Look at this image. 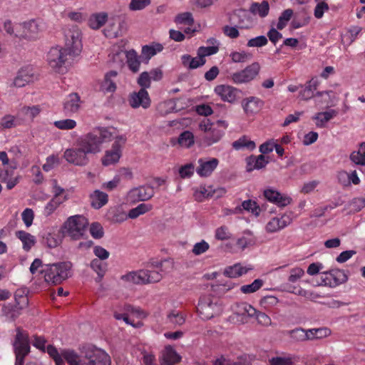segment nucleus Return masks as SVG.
I'll return each mask as SVG.
<instances>
[{
	"mask_svg": "<svg viewBox=\"0 0 365 365\" xmlns=\"http://www.w3.org/2000/svg\"><path fill=\"white\" fill-rule=\"evenodd\" d=\"M76 148H68L64 151L66 160L76 165L83 166L88 163V155L91 153V133L80 137L76 141Z\"/></svg>",
	"mask_w": 365,
	"mask_h": 365,
	"instance_id": "1",
	"label": "nucleus"
},
{
	"mask_svg": "<svg viewBox=\"0 0 365 365\" xmlns=\"http://www.w3.org/2000/svg\"><path fill=\"white\" fill-rule=\"evenodd\" d=\"M64 236L73 240L84 238L88 231L91 234V227H89V221L83 215H76L69 217L61 227Z\"/></svg>",
	"mask_w": 365,
	"mask_h": 365,
	"instance_id": "2",
	"label": "nucleus"
},
{
	"mask_svg": "<svg viewBox=\"0 0 365 365\" xmlns=\"http://www.w3.org/2000/svg\"><path fill=\"white\" fill-rule=\"evenodd\" d=\"M71 56L74 55L66 47H53L48 53L47 61L49 66L55 72L64 73L68 71L70 65L69 59Z\"/></svg>",
	"mask_w": 365,
	"mask_h": 365,
	"instance_id": "3",
	"label": "nucleus"
},
{
	"mask_svg": "<svg viewBox=\"0 0 365 365\" xmlns=\"http://www.w3.org/2000/svg\"><path fill=\"white\" fill-rule=\"evenodd\" d=\"M71 264L69 262L46 264L41 271L44 274L45 281L48 283L58 284L69 276Z\"/></svg>",
	"mask_w": 365,
	"mask_h": 365,
	"instance_id": "4",
	"label": "nucleus"
},
{
	"mask_svg": "<svg viewBox=\"0 0 365 365\" xmlns=\"http://www.w3.org/2000/svg\"><path fill=\"white\" fill-rule=\"evenodd\" d=\"M15 36L27 40H35L44 29V24L37 20L17 24L15 25Z\"/></svg>",
	"mask_w": 365,
	"mask_h": 365,
	"instance_id": "5",
	"label": "nucleus"
},
{
	"mask_svg": "<svg viewBox=\"0 0 365 365\" xmlns=\"http://www.w3.org/2000/svg\"><path fill=\"white\" fill-rule=\"evenodd\" d=\"M14 347L16 354V365H23L24 357L30 351V346L27 333L19 327L16 329Z\"/></svg>",
	"mask_w": 365,
	"mask_h": 365,
	"instance_id": "6",
	"label": "nucleus"
},
{
	"mask_svg": "<svg viewBox=\"0 0 365 365\" xmlns=\"http://www.w3.org/2000/svg\"><path fill=\"white\" fill-rule=\"evenodd\" d=\"M65 47L73 53L78 55L82 49V34L76 26L67 27L64 30Z\"/></svg>",
	"mask_w": 365,
	"mask_h": 365,
	"instance_id": "7",
	"label": "nucleus"
},
{
	"mask_svg": "<svg viewBox=\"0 0 365 365\" xmlns=\"http://www.w3.org/2000/svg\"><path fill=\"white\" fill-rule=\"evenodd\" d=\"M261 66L258 62H254L244 69L233 73L230 78L235 84L248 83L255 80L259 75Z\"/></svg>",
	"mask_w": 365,
	"mask_h": 365,
	"instance_id": "8",
	"label": "nucleus"
},
{
	"mask_svg": "<svg viewBox=\"0 0 365 365\" xmlns=\"http://www.w3.org/2000/svg\"><path fill=\"white\" fill-rule=\"evenodd\" d=\"M93 252L98 258L93 259V269L98 274V277L96 279V281L97 282H100L108 269V264L103 261L109 257L110 253L106 249L99 245L95 246Z\"/></svg>",
	"mask_w": 365,
	"mask_h": 365,
	"instance_id": "9",
	"label": "nucleus"
},
{
	"mask_svg": "<svg viewBox=\"0 0 365 365\" xmlns=\"http://www.w3.org/2000/svg\"><path fill=\"white\" fill-rule=\"evenodd\" d=\"M63 358L69 365H91V352L86 351L83 356H78L73 350L64 349L61 351Z\"/></svg>",
	"mask_w": 365,
	"mask_h": 365,
	"instance_id": "10",
	"label": "nucleus"
},
{
	"mask_svg": "<svg viewBox=\"0 0 365 365\" xmlns=\"http://www.w3.org/2000/svg\"><path fill=\"white\" fill-rule=\"evenodd\" d=\"M154 193L152 186L143 185L131 189L128 193V198L132 202L145 201L150 199Z\"/></svg>",
	"mask_w": 365,
	"mask_h": 365,
	"instance_id": "11",
	"label": "nucleus"
},
{
	"mask_svg": "<svg viewBox=\"0 0 365 365\" xmlns=\"http://www.w3.org/2000/svg\"><path fill=\"white\" fill-rule=\"evenodd\" d=\"M128 102L133 108L143 107L146 109L150 106L151 100L149 94L144 88H140L138 92H133L130 94Z\"/></svg>",
	"mask_w": 365,
	"mask_h": 365,
	"instance_id": "12",
	"label": "nucleus"
},
{
	"mask_svg": "<svg viewBox=\"0 0 365 365\" xmlns=\"http://www.w3.org/2000/svg\"><path fill=\"white\" fill-rule=\"evenodd\" d=\"M214 91L223 101L230 103H234L241 93L240 90L229 85H218Z\"/></svg>",
	"mask_w": 365,
	"mask_h": 365,
	"instance_id": "13",
	"label": "nucleus"
},
{
	"mask_svg": "<svg viewBox=\"0 0 365 365\" xmlns=\"http://www.w3.org/2000/svg\"><path fill=\"white\" fill-rule=\"evenodd\" d=\"M82 101L77 93L68 94L63 103V110L66 115L70 116L78 112L81 107Z\"/></svg>",
	"mask_w": 365,
	"mask_h": 365,
	"instance_id": "14",
	"label": "nucleus"
},
{
	"mask_svg": "<svg viewBox=\"0 0 365 365\" xmlns=\"http://www.w3.org/2000/svg\"><path fill=\"white\" fill-rule=\"evenodd\" d=\"M215 304L212 303L210 297H203L199 300L197 312L203 320H207L214 317V308Z\"/></svg>",
	"mask_w": 365,
	"mask_h": 365,
	"instance_id": "15",
	"label": "nucleus"
},
{
	"mask_svg": "<svg viewBox=\"0 0 365 365\" xmlns=\"http://www.w3.org/2000/svg\"><path fill=\"white\" fill-rule=\"evenodd\" d=\"M264 197L270 202L277 205L278 207H285L292 202V198L281 194L276 190L267 189L264 191Z\"/></svg>",
	"mask_w": 365,
	"mask_h": 365,
	"instance_id": "16",
	"label": "nucleus"
},
{
	"mask_svg": "<svg viewBox=\"0 0 365 365\" xmlns=\"http://www.w3.org/2000/svg\"><path fill=\"white\" fill-rule=\"evenodd\" d=\"M122 155L121 145L119 142H114L110 150H107L105 155L102 158V164L104 166H108L117 163Z\"/></svg>",
	"mask_w": 365,
	"mask_h": 365,
	"instance_id": "17",
	"label": "nucleus"
},
{
	"mask_svg": "<svg viewBox=\"0 0 365 365\" xmlns=\"http://www.w3.org/2000/svg\"><path fill=\"white\" fill-rule=\"evenodd\" d=\"M263 106V101L255 96L246 98L242 101V106L247 115L254 114L259 112Z\"/></svg>",
	"mask_w": 365,
	"mask_h": 365,
	"instance_id": "18",
	"label": "nucleus"
},
{
	"mask_svg": "<svg viewBox=\"0 0 365 365\" xmlns=\"http://www.w3.org/2000/svg\"><path fill=\"white\" fill-rule=\"evenodd\" d=\"M199 166L196 169L197 173L200 177H207L212 174L217 167L219 160L217 158H212L210 160H198Z\"/></svg>",
	"mask_w": 365,
	"mask_h": 365,
	"instance_id": "19",
	"label": "nucleus"
},
{
	"mask_svg": "<svg viewBox=\"0 0 365 365\" xmlns=\"http://www.w3.org/2000/svg\"><path fill=\"white\" fill-rule=\"evenodd\" d=\"M181 356L170 346H166L162 352L160 365H175L180 361Z\"/></svg>",
	"mask_w": 365,
	"mask_h": 365,
	"instance_id": "20",
	"label": "nucleus"
},
{
	"mask_svg": "<svg viewBox=\"0 0 365 365\" xmlns=\"http://www.w3.org/2000/svg\"><path fill=\"white\" fill-rule=\"evenodd\" d=\"M29 68L19 70L11 83V86L21 88L32 81L33 74Z\"/></svg>",
	"mask_w": 365,
	"mask_h": 365,
	"instance_id": "21",
	"label": "nucleus"
},
{
	"mask_svg": "<svg viewBox=\"0 0 365 365\" xmlns=\"http://www.w3.org/2000/svg\"><path fill=\"white\" fill-rule=\"evenodd\" d=\"M246 170L252 172L254 170H259L264 168L269 163L264 155H259L258 156L250 155L246 159Z\"/></svg>",
	"mask_w": 365,
	"mask_h": 365,
	"instance_id": "22",
	"label": "nucleus"
},
{
	"mask_svg": "<svg viewBox=\"0 0 365 365\" xmlns=\"http://www.w3.org/2000/svg\"><path fill=\"white\" fill-rule=\"evenodd\" d=\"M112 138V133L107 128H96L93 129V146L103 142L110 141ZM93 147V153L98 152Z\"/></svg>",
	"mask_w": 365,
	"mask_h": 365,
	"instance_id": "23",
	"label": "nucleus"
},
{
	"mask_svg": "<svg viewBox=\"0 0 365 365\" xmlns=\"http://www.w3.org/2000/svg\"><path fill=\"white\" fill-rule=\"evenodd\" d=\"M110 356L103 349L93 345V365H110Z\"/></svg>",
	"mask_w": 365,
	"mask_h": 365,
	"instance_id": "24",
	"label": "nucleus"
},
{
	"mask_svg": "<svg viewBox=\"0 0 365 365\" xmlns=\"http://www.w3.org/2000/svg\"><path fill=\"white\" fill-rule=\"evenodd\" d=\"M249 11L254 16H259L260 18L266 17L269 12V4L267 1H262L261 3L252 2L250 4Z\"/></svg>",
	"mask_w": 365,
	"mask_h": 365,
	"instance_id": "25",
	"label": "nucleus"
},
{
	"mask_svg": "<svg viewBox=\"0 0 365 365\" xmlns=\"http://www.w3.org/2000/svg\"><path fill=\"white\" fill-rule=\"evenodd\" d=\"M319 84L317 78H312L309 81L303 90L299 92V96L303 101H308L314 96V91L317 89Z\"/></svg>",
	"mask_w": 365,
	"mask_h": 365,
	"instance_id": "26",
	"label": "nucleus"
},
{
	"mask_svg": "<svg viewBox=\"0 0 365 365\" xmlns=\"http://www.w3.org/2000/svg\"><path fill=\"white\" fill-rule=\"evenodd\" d=\"M118 72L115 71H110L106 73L104 80L101 84V89L103 92L113 93L116 90V84L112 80V78L116 77Z\"/></svg>",
	"mask_w": 365,
	"mask_h": 365,
	"instance_id": "27",
	"label": "nucleus"
},
{
	"mask_svg": "<svg viewBox=\"0 0 365 365\" xmlns=\"http://www.w3.org/2000/svg\"><path fill=\"white\" fill-rule=\"evenodd\" d=\"M234 312L238 316L252 317L257 310L246 302H237L234 305Z\"/></svg>",
	"mask_w": 365,
	"mask_h": 365,
	"instance_id": "28",
	"label": "nucleus"
},
{
	"mask_svg": "<svg viewBox=\"0 0 365 365\" xmlns=\"http://www.w3.org/2000/svg\"><path fill=\"white\" fill-rule=\"evenodd\" d=\"M126 63L129 69L133 72L137 73L139 71L140 61L137 52L134 49L126 51L125 52Z\"/></svg>",
	"mask_w": 365,
	"mask_h": 365,
	"instance_id": "29",
	"label": "nucleus"
},
{
	"mask_svg": "<svg viewBox=\"0 0 365 365\" xmlns=\"http://www.w3.org/2000/svg\"><path fill=\"white\" fill-rule=\"evenodd\" d=\"M182 65L188 69H195L202 66L206 60L200 57H192L190 55L185 54L181 58Z\"/></svg>",
	"mask_w": 365,
	"mask_h": 365,
	"instance_id": "30",
	"label": "nucleus"
},
{
	"mask_svg": "<svg viewBox=\"0 0 365 365\" xmlns=\"http://www.w3.org/2000/svg\"><path fill=\"white\" fill-rule=\"evenodd\" d=\"M108 202V195L107 193L96 190L93 192V208L99 210L105 206Z\"/></svg>",
	"mask_w": 365,
	"mask_h": 365,
	"instance_id": "31",
	"label": "nucleus"
},
{
	"mask_svg": "<svg viewBox=\"0 0 365 365\" xmlns=\"http://www.w3.org/2000/svg\"><path fill=\"white\" fill-rule=\"evenodd\" d=\"M16 236L22 242L23 248L26 251L30 250L36 242L34 236L23 230L16 232Z\"/></svg>",
	"mask_w": 365,
	"mask_h": 365,
	"instance_id": "32",
	"label": "nucleus"
},
{
	"mask_svg": "<svg viewBox=\"0 0 365 365\" xmlns=\"http://www.w3.org/2000/svg\"><path fill=\"white\" fill-rule=\"evenodd\" d=\"M29 291L26 288L19 289L14 294L16 306L19 309L26 308L29 304V298L27 294Z\"/></svg>",
	"mask_w": 365,
	"mask_h": 365,
	"instance_id": "33",
	"label": "nucleus"
},
{
	"mask_svg": "<svg viewBox=\"0 0 365 365\" xmlns=\"http://www.w3.org/2000/svg\"><path fill=\"white\" fill-rule=\"evenodd\" d=\"M144 272H143V270H139L137 272H130L126 274L122 275L120 279L124 282L130 283H133L136 284H144Z\"/></svg>",
	"mask_w": 365,
	"mask_h": 365,
	"instance_id": "34",
	"label": "nucleus"
},
{
	"mask_svg": "<svg viewBox=\"0 0 365 365\" xmlns=\"http://www.w3.org/2000/svg\"><path fill=\"white\" fill-rule=\"evenodd\" d=\"M250 269L242 267L240 264H235L225 268L223 274L230 278H236L246 274Z\"/></svg>",
	"mask_w": 365,
	"mask_h": 365,
	"instance_id": "35",
	"label": "nucleus"
},
{
	"mask_svg": "<svg viewBox=\"0 0 365 365\" xmlns=\"http://www.w3.org/2000/svg\"><path fill=\"white\" fill-rule=\"evenodd\" d=\"M163 49V46L160 43H155L152 45H145L142 48V57L145 58L148 63V61L155 56L157 52H160Z\"/></svg>",
	"mask_w": 365,
	"mask_h": 365,
	"instance_id": "36",
	"label": "nucleus"
},
{
	"mask_svg": "<svg viewBox=\"0 0 365 365\" xmlns=\"http://www.w3.org/2000/svg\"><path fill=\"white\" fill-rule=\"evenodd\" d=\"M350 160L358 165H365V143H361L357 150L350 155Z\"/></svg>",
	"mask_w": 365,
	"mask_h": 365,
	"instance_id": "37",
	"label": "nucleus"
},
{
	"mask_svg": "<svg viewBox=\"0 0 365 365\" xmlns=\"http://www.w3.org/2000/svg\"><path fill=\"white\" fill-rule=\"evenodd\" d=\"M255 143L249 140L245 135H243L232 143V148L237 150L244 148H246L249 150H252L255 148Z\"/></svg>",
	"mask_w": 365,
	"mask_h": 365,
	"instance_id": "38",
	"label": "nucleus"
},
{
	"mask_svg": "<svg viewBox=\"0 0 365 365\" xmlns=\"http://www.w3.org/2000/svg\"><path fill=\"white\" fill-rule=\"evenodd\" d=\"M153 208L152 205L150 204H145L141 203L138 205L136 207L130 210L127 217L130 219H135L140 215L145 214Z\"/></svg>",
	"mask_w": 365,
	"mask_h": 365,
	"instance_id": "39",
	"label": "nucleus"
},
{
	"mask_svg": "<svg viewBox=\"0 0 365 365\" xmlns=\"http://www.w3.org/2000/svg\"><path fill=\"white\" fill-rule=\"evenodd\" d=\"M178 142L182 147L190 148L195 143L194 135L189 130L183 131L179 135Z\"/></svg>",
	"mask_w": 365,
	"mask_h": 365,
	"instance_id": "40",
	"label": "nucleus"
},
{
	"mask_svg": "<svg viewBox=\"0 0 365 365\" xmlns=\"http://www.w3.org/2000/svg\"><path fill=\"white\" fill-rule=\"evenodd\" d=\"M185 322V318L180 312L171 311L167 316L166 323L173 326H180Z\"/></svg>",
	"mask_w": 365,
	"mask_h": 365,
	"instance_id": "41",
	"label": "nucleus"
},
{
	"mask_svg": "<svg viewBox=\"0 0 365 365\" xmlns=\"http://www.w3.org/2000/svg\"><path fill=\"white\" fill-rule=\"evenodd\" d=\"M336 114V112L334 110L318 113L316 116L314 117V119L317 120V126L321 128L324 127V123L330 120Z\"/></svg>",
	"mask_w": 365,
	"mask_h": 365,
	"instance_id": "42",
	"label": "nucleus"
},
{
	"mask_svg": "<svg viewBox=\"0 0 365 365\" xmlns=\"http://www.w3.org/2000/svg\"><path fill=\"white\" fill-rule=\"evenodd\" d=\"M143 272L145 274V277L143 278L144 284L158 282L163 278V274L159 271L145 269L143 270Z\"/></svg>",
	"mask_w": 365,
	"mask_h": 365,
	"instance_id": "43",
	"label": "nucleus"
},
{
	"mask_svg": "<svg viewBox=\"0 0 365 365\" xmlns=\"http://www.w3.org/2000/svg\"><path fill=\"white\" fill-rule=\"evenodd\" d=\"M242 207L244 210L251 212L255 217H258L261 212V208L257 203L252 200H247L242 202Z\"/></svg>",
	"mask_w": 365,
	"mask_h": 365,
	"instance_id": "44",
	"label": "nucleus"
},
{
	"mask_svg": "<svg viewBox=\"0 0 365 365\" xmlns=\"http://www.w3.org/2000/svg\"><path fill=\"white\" fill-rule=\"evenodd\" d=\"M289 337L294 341H307L309 336L305 332V329L298 327L287 331Z\"/></svg>",
	"mask_w": 365,
	"mask_h": 365,
	"instance_id": "45",
	"label": "nucleus"
},
{
	"mask_svg": "<svg viewBox=\"0 0 365 365\" xmlns=\"http://www.w3.org/2000/svg\"><path fill=\"white\" fill-rule=\"evenodd\" d=\"M66 200V197H63V200H58L56 197L52 199L46 204L44 207L43 214L45 216H50L57 207L62 204Z\"/></svg>",
	"mask_w": 365,
	"mask_h": 365,
	"instance_id": "46",
	"label": "nucleus"
},
{
	"mask_svg": "<svg viewBox=\"0 0 365 365\" xmlns=\"http://www.w3.org/2000/svg\"><path fill=\"white\" fill-rule=\"evenodd\" d=\"M223 135V131L214 128L211 130V133L207 135L204 138V142L207 145H211L218 142Z\"/></svg>",
	"mask_w": 365,
	"mask_h": 365,
	"instance_id": "47",
	"label": "nucleus"
},
{
	"mask_svg": "<svg viewBox=\"0 0 365 365\" xmlns=\"http://www.w3.org/2000/svg\"><path fill=\"white\" fill-rule=\"evenodd\" d=\"M175 109V106L173 102L168 101L158 103L157 106V111L161 116H165L172 113Z\"/></svg>",
	"mask_w": 365,
	"mask_h": 365,
	"instance_id": "48",
	"label": "nucleus"
},
{
	"mask_svg": "<svg viewBox=\"0 0 365 365\" xmlns=\"http://www.w3.org/2000/svg\"><path fill=\"white\" fill-rule=\"evenodd\" d=\"M232 234L230 232L229 228L225 225H222L217 228L215 232V237L217 240L225 241L231 239Z\"/></svg>",
	"mask_w": 365,
	"mask_h": 365,
	"instance_id": "49",
	"label": "nucleus"
},
{
	"mask_svg": "<svg viewBox=\"0 0 365 365\" xmlns=\"http://www.w3.org/2000/svg\"><path fill=\"white\" fill-rule=\"evenodd\" d=\"M263 285V281L257 279L250 284H246L241 287L240 290L244 294L253 293L259 289Z\"/></svg>",
	"mask_w": 365,
	"mask_h": 365,
	"instance_id": "50",
	"label": "nucleus"
},
{
	"mask_svg": "<svg viewBox=\"0 0 365 365\" xmlns=\"http://www.w3.org/2000/svg\"><path fill=\"white\" fill-rule=\"evenodd\" d=\"M93 29H98L102 27L108 21V14L106 12L96 13L93 14Z\"/></svg>",
	"mask_w": 365,
	"mask_h": 365,
	"instance_id": "51",
	"label": "nucleus"
},
{
	"mask_svg": "<svg viewBox=\"0 0 365 365\" xmlns=\"http://www.w3.org/2000/svg\"><path fill=\"white\" fill-rule=\"evenodd\" d=\"M47 353L54 360L56 365H65L62 359L61 353L59 354L57 349L53 345H48L46 347Z\"/></svg>",
	"mask_w": 365,
	"mask_h": 365,
	"instance_id": "52",
	"label": "nucleus"
},
{
	"mask_svg": "<svg viewBox=\"0 0 365 365\" xmlns=\"http://www.w3.org/2000/svg\"><path fill=\"white\" fill-rule=\"evenodd\" d=\"M212 186L200 187L199 190H195L194 192L195 199L198 202H202L205 198L212 197Z\"/></svg>",
	"mask_w": 365,
	"mask_h": 365,
	"instance_id": "53",
	"label": "nucleus"
},
{
	"mask_svg": "<svg viewBox=\"0 0 365 365\" xmlns=\"http://www.w3.org/2000/svg\"><path fill=\"white\" fill-rule=\"evenodd\" d=\"M175 22L176 24H185L189 26H192L194 24V19L190 12H184L180 13L175 16Z\"/></svg>",
	"mask_w": 365,
	"mask_h": 365,
	"instance_id": "54",
	"label": "nucleus"
},
{
	"mask_svg": "<svg viewBox=\"0 0 365 365\" xmlns=\"http://www.w3.org/2000/svg\"><path fill=\"white\" fill-rule=\"evenodd\" d=\"M219 51L218 46H200L197 50V56L201 58H205V56L215 54Z\"/></svg>",
	"mask_w": 365,
	"mask_h": 365,
	"instance_id": "55",
	"label": "nucleus"
},
{
	"mask_svg": "<svg viewBox=\"0 0 365 365\" xmlns=\"http://www.w3.org/2000/svg\"><path fill=\"white\" fill-rule=\"evenodd\" d=\"M53 125L60 130H71L76 126V122L73 119H64L55 121Z\"/></svg>",
	"mask_w": 365,
	"mask_h": 365,
	"instance_id": "56",
	"label": "nucleus"
},
{
	"mask_svg": "<svg viewBox=\"0 0 365 365\" xmlns=\"http://www.w3.org/2000/svg\"><path fill=\"white\" fill-rule=\"evenodd\" d=\"M60 164L59 158L57 155H51L47 157L46 163L43 165V169L46 172H48Z\"/></svg>",
	"mask_w": 365,
	"mask_h": 365,
	"instance_id": "57",
	"label": "nucleus"
},
{
	"mask_svg": "<svg viewBox=\"0 0 365 365\" xmlns=\"http://www.w3.org/2000/svg\"><path fill=\"white\" fill-rule=\"evenodd\" d=\"M66 16L71 21L81 23L88 19V14L83 11H69L66 14Z\"/></svg>",
	"mask_w": 365,
	"mask_h": 365,
	"instance_id": "58",
	"label": "nucleus"
},
{
	"mask_svg": "<svg viewBox=\"0 0 365 365\" xmlns=\"http://www.w3.org/2000/svg\"><path fill=\"white\" fill-rule=\"evenodd\" d=\"M268 40L265 36H259L247 41L248 47H262L267 44Z\"/></svg>",
	"mask_w": 365,
	"mask_h": 365,
	"instance_id": "59",
	"label": "nucleus"
},
{
	"mask_svg": "<svg viewBox=\"0 0 365 365\" xmlns=\"http://www.w3.org/2000/svg\"><path fill=\"white\" fill-rule=\"evenodd\" d=\"M137 83L141 88H144L145 90L150 88L151 85V79L149 73L147 71L141 73L138 78Z\"/></svg>",
	"mask_w": 365,
	"mask_h": 365,
	"instance_id": "60",
	"label": "nucleus"
},
{
	"mask_svg": "<svg viewBox=\"0 0 365 365\" xmlns=\"http://www.w3.org/2000/svg\"><path fill=\"white\" fill-rule=\"evenodd\" d=\"M21 110L28 118L33 119L40 113L41 108L39 106H24Z\"/></svg>",
	"mask_w": 365,
	"mask_h": 365,
	"instance_id": "61",
	"label": "nucleus"
},
{
	"mask_svg": "<svg viewBox=\"0 0 365 365\" xmlns=\"http://www.w3.org/2000/svg\"><path fill=\"white\" fill-rule=\"evenodd\" d=\"M212 365H249L245 362L242 361H231L230 359H227L224 355H221L220 357L217 358L212 362Z\"/></svg>",
	"mask_w": 365,
	"mask_h": 365,
	"instance_id": "62",
	"label": "nucleus"
},
{
	"mask_svg": "<svg viewBox=\"0 0 365 365\" xmlns=\"http://www.w3.org/2000/svg\"><path fill=\"white\" fill-rule=\"evenodd\" d=\"M195 166L192 163H187L179 170V175L182 178H190L194 173Z\"/></svg>",
	"mask_w": 365,
	"mask_h": 365,
	"instance_id": "63",
	"label": "nucleus"
},
{
	"mask_svg": "<svg viewBox=\"0 0 365 365\" xmlns=\"http://www.w3.org/2000/svg\"><path fill=\"white\" fill-rule=\"evenodd\" d=\"M269 365H293V362L291 358L277 356L269 360Z\"/></svg>",
	"mask_w": 365,
	"mask_h": 365,
	"instance_id": "64",
	"label": "nucleus"
}]
</instances>
